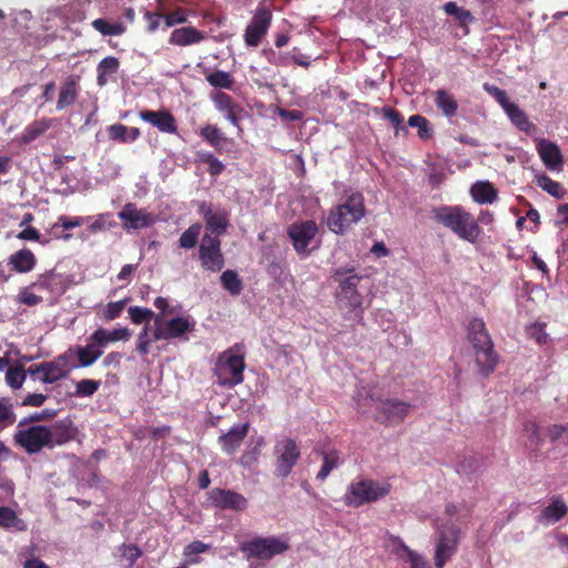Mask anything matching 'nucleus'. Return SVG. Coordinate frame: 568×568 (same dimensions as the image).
Returning a JSON list of instances; mask_svg holds the SVG:
<instances>
[{
  "mask_svg": "<svg viewBox=\"0 0 568 568\" xmlns=\"http://www.w3.org/2000/svg\"><path fill=\"white\" fill-rule=\"evenodd\" d=\"M75 436V429L71 423L58 422L51 426L27 425L18 427L13 435L17 445L29 455L38 454L42 449H53L71 442Z\"/></svg>",
  "mask_w": 568,
  "mask_h": 568,
  "instance_id": "f257e3e1",
  "label": "nucleus"
},
{
  "mask_svg": "<svg viewBox=\"0 0 568 568\" xmlns=\"http://www.w3.org/2000/svg\"><path fill=\"white\" fill-rule=\"evenodd\" d=\"M467 339L474 351V359L478 374L486 378L496 368L499 356L484 320L473 317L467 324Z\"/></svg>",
  "mask_w": 568,
  "mask_h": 568,
  "instance_id": "f03ea898",
  "label": "nucleus"
},
{
  "mask_svg": "<svg viewBox=\"0 0 568 568\" xmlns=\"http://www.w3.org/2000/svg\"><path fill=\"white\" fill-rule=\"evenodd\" d=\"M434 220L460 240L475 244L483 230L473 214L460 205H443L433 210Z\"/></svg>",
  "mask_w": 568,
  "mask_h": 568,
  "instance_id": "7ed1b4c3",
  "label": "nucleus"
},
{
  "mask_svg": "<svg viewBox=\"0 0 568 568\" xmlns=\"http://www.w3.org/2000/svg\"><path fill=\"white\" fill-rule=\"evenodd\" d=\"M364 196L359 192L347 195L345 202L332 207L326 219L328 230L337 235H343L365 215Z\"/></svg>",
  "mask_w": 568,
  "mask_h": 568,
  "instance_id": "20e7f679",
  "label": "nucleus"
},
{
  "mask_svg": "<svg viewBox=\"0 0 568 568\" xmlns=\"http://www.w3.org/2000/svg\"><path fill=\"white\" fill-rule=\"evenodd\" d=\"M363 276L358 275L354 268H337L333 274V280L338 283L339 291L336 297L342 308L355 316L362 318L364 313L363 296L358 293L357 287Z\"/></svg>",
  "mask_w": 568,
  "mask_h": 568,
  "instance_id": "39448f33",
  "label": "nucleus"
},
{
  "mask_svg": "<svg viewBox=\"0 0 568 568\" xmlns=\"http://www.w3.org/2000/svg\"><path fill=\"white\" fill-rule=\"evenodd\" d=\"M390 489L389 483L361 478L351 483L344 495V503L346 506L357 508L384 498L390 493Z\"/></svg>",
  "mask_w": 568,
  "mask_h": 568,
  "instance_id": "423d86ee",
  "label": "nucleus"
},
{
  "mask_svg": "<svg viewBox=\"0 0 568 568\" xmlns=\"http://www.w3.org/2000/svg\"><path fill=\"white\" fill-rule=\"evenodd\" d=\"M245 361L243 355L233 354L231 349L223 352L215 367L217 383L224 387H234L244 381Z\"/></svg>",
  "mask_w": 568,
  "mask_h": 568,
  "instance_id": "0eeeda50",
  "label": "nucleus"
},
{
  "mask_svg": "<svg viewBox=\"0 0 568 568\" xmlns=\"http://www.w3.org/2000/svg\"><path fill=\"white\" fill-rule=\"evenodd\" d=\"M460 534V529L454 524H445L437 528L434 554L436 568H444L447 561L457 552Z\"/></svg>",
  "mask_w": 568,
  "mask_h": 568,
  "instance_id": "6e6552de",
  "label": "nucleus"
},
{
  "mask_svg": "<svg viewBox=\"0 0 568 568\" xmlns=\"http://www.w3.org/2000/svg\"><path fill=\"white\" fill-rule=\"evenodd\" d=\"M241 551L250 559L270 560L276 555L290 549V544L275 536L256 537L245 541L240 547Z\"/></svg>",
  "mask_w": 568,
  "mask_h": 568,
  "instance_id": "1a4fd4ad",
  "label": "nucleus"
},
{
  "mask_svg": "<svg viewBox=\"0 0 568 568\" xmlns=\"http://www.w3.org/2000/svg\"><path fill=\"white\" fill-rule=\"evenodd\" d=\"M195 322L191 321L190 317L176 316L169 320L166 323L163 320L162 314L155 316V328L153 331V339H183L189 341L187 333L194 331Z\"/></svg>",
  "mask_w": 568,
  "mask_h": 568,
  "instance_id": "9d476101",
  "label": "nucleus"
},
{
  "mask_svg": "<svg viewBox=\"0 0 568 568\" xmlns=\"http://www.w3.org/2000/svg\"><path fill=\"white\" fill-rule=\"evenodd\" d=\"M286 232L297 255L310 256L312 250L308 246L318 233L316 222L314 220L296 221L288 225Z\"/></svg>",
  "mask_w": 568,
  "mask_h": 568,
  "instance_id": "9b49d317",
  "label": "nucleus"
},
{
  "mask_svg": "<svg viewBox=\"0 0 568 568\" xmlns=\"http://www.w3.org/2000/svg\"><path fill=\"white\" fill-rule=\"evenodd\" d=\"M199 260L204 271L217 273L225 265V258L221 250V240L205 233L199 246Z\"/></svg>",
  "mask_w": 568,
  "mask_h": 568,
  "instance_id": "f8f14e48",
  "label": "nucleus"
},
{
  "mask_svg": "<svg viewBox=\"0 0 568 568\" xmlns=\"http://www.w3.org/2000/svg\"><path fill=\"white\" fill-rule=\"evenodd\" d=\"M274 454L276 456L275 474L283 478L291 474L301 456L295 440L288 437L275 444Z\"/></svg>",
  "mask_w": 568,
  "mask_h": 568,
  "instance_id": "ddd939ff",
  "label": "nucleus"
},
{
  "mask_svg": "<svg viewBox=\"0 0 568 568\" xmlns=\"http://www.w3.org/2000/svg\"><path fill=\"white\" fill-rule=\"evenodd\" d=\"M272 18V12L267 7L260 6L256 8L244 33V41L247 47H257L261 43L271 27Z\"/></svg>",
  "mask_w": 568,
  "mask_h": 568,
  "instance_id": "4468645a",
  "label": "nucleus"
},
{
  "mask_svg": "<svg viewBox=\"0 0 568 568\" xmlns=\"http://www.w3.org/2000/svg\"><path fill=\"white\" fill-rule=\"evenodd\" d=\"M412 405L396 398L379 400L376 408V420L389 425L400 424L409 413Z\"/></svg>",
  "mask_w": 568,
  "mask_h": 568,
  "instance_id": "2eb2a0df",
  "label": "nucleus"
},
{
  "mask_svg": "<svg viewBox=\"0 0 568 568\" xmlns=\"http://www.w3.org/2000/svg\"><path fill=\"white\" fill-rule=\"evenodd\" d=\"M207 496L211 505L222 510L244 511L248 506L242 494L231 489L213 488Z\"/></svg>",
  "mask_w": 568,
  "mask_h": 568,
  "instance_id": "dca6fc26",
  "label": "nucleus"
},
{
  "mask_svg": "<svg viewBox=\"0 0 568 568\" xmlns=\"http://www.w3.org/2000/svg\"><path fill=\"white\" fill-rule=\"evenodd\" d=\"M199 213L203 215L205 221V229L214 236L224 234L230 224L229 213L225 209L214 207L211 203L202 202L199 205Z\"/></svg>",
  "mask_w": 568,
  "mask_h": 568,
  "instance_id": "f3484780",
  "label": "nucleus"
},
{
  "mask_svg": "<svg viewBox=\"0 0 568 568\" xmlns=\"http://www.w3.org/2000/svg\"><path fill=\"white\" fill-rule=\"evenodd\" d=\"M139 116L142 121L150 123L162 133L175 134L178 132L175 118L166 109L158 111L142 110L139 112Z\"/></svg>",
  "mask_w": 568,
  "mask_h": 568,
  "instance_id": "a211bd4d",
  "label": "nucleus"
},
{
  "mask_svg": "<svg viewBox=\"0 0 568 568\" xmlns=\"http://www.w3.org/2000/svg\"><path fill=\"white\" fill-rule=\"evenodd\" d=\"M126 229H143L153 224V217L143 209H138L133 203H126L118 214Z\"/></svg>",
  "mask_w": 568,
  "mask_h": 568,
  "instance_id": "6ab92c4d",
  "label": "nucleus"
},
{
  "mask_svg": "<svg viewBox=\"0 0 568 568\" xmlns=\"http://www.w3.org/2000/svg\"><path fill=\"white\" fill-rule=\"evenodd\" d=\"M80 81L79 74H70L61 82L55 105L58 111L65 110L77 102L81 91Z\"/></svg>",
  "mask_w": 568,
  "mask_h": 568,
  "instance_id": "aec40b11",
  "label": "nucleus"
},
{
  "mask_svg": "<svg viewBox=\"0 0 568 568\" xmlns=\"http://www.w3.org/2000/svg\"><path fill=\"white\" fill-rule=\"evenodd\" d=\"M31 288H36L39 293L47 291L51 295H62L67 285L64 277L55 273L53 270L40 274L34 282L31 283Z\"/></svg>",
  "mask_w": 568,
  "mask_h": 568,
  "instance_id": "412c9836",
  "label": "nucleus"
},
{
  "mask_svg": "<svg viewBox=\"0 0 568 568\" xmlns=\"http://www.w3.org/2000/svg\"><path fill=\"white\" fill-rule=\"evenodd\" d=\"M250 429V424H236L227 433L221 435L217 439L222 450L232 455L241 446Z\"/></svg>",
  "mask_w": 568,
  "mask_h": 568,
  "instance_id": "4be33fe9",
  "label": "nucleus"
},
{
  "mask_svg": "<svg viewBox=\"0 0 568 568\" xmlns=\"http://www.w3.org/2000/svg\"><path fill=\"white\" fill-rule=\"evenodd\" d=\"M67 353L58 356L55 359L44 362V375L41 376L40 381L44 384H52L62 378H65L70 372L67 366Z\"/></svg>",
  "mask_w": 568,
  "mask_h": 568,
  "instance_id": "5701e85b",
  "label": "nucleus"
},
{
  "mask_svg": "<svg viewBox=\"0 0 568 568\" xmlns=\"http://www.w3.org/2000/svg\"><path fill=\"white\" fill-rule=\"evenodd\" d=\"M538 153L544 164L550 169L556 170L562 165L564 159L559 146L548 140H540L537 144Z\"/></svg>",
  "mask_w": 568,
  "mask_h": 568,
  "instance_id": "b1692460",
  "label": "nucleus"
},
{
  "mask_svg": "<svg viewBox=\"0 0 568 568\" xmlns=\"http://www.w3.org/2000/svg\"><path fill=\"white\" fill-rule=\"evenodd\" d=\"M131 335L132 333L128 327H120L113 331L100 327L90 335V341H94L103 349L109 343L129 341Z\"/></svg>",
  "mask_w": 568,
  "mask_h": 568,
  "instance_id": "393cba45",
  "label": "nucleus"
},
{
  "mask_svg": "<svg viewBox=\"0 0 568 568\" xmlns=\"http://www.w3.org/2000/svg\"><path fill=\"white\" fill-rule=\"evenodd\" d=\"M36 255L27 247L14 252L8 258V265L17 273H29L36 267Z\"/></svg>",
  "mask_w": 568,
  "mask_h": 568,
  "instance_id": "a878e982",
  "label": "nucleus"
},
{
  "mask_svg": "<svg viewBox=\"0 0 568 568\" xmlns=\"http://www.w3.org/2000/svg\"><path fill=\"white\" fill-rule=\"evenodd\" d=\"M54 120L51 118H41L29 123L22 132L19 141L26 145L44 134L52 125Z\"/></svg>",
  "mask_w": 568,
  "mask_h": 568,
  "instance_id": "bb28decb",
  "label": "nucleus"
},
{
  "mask_svg": "<svg viewBox=\"0 0 568 568\" xmlns=\"http://www.w3.org/2000/svg\"><path fill=\"white\" fill-rule=\"evenodd\" d=\"M74 354L78 357L80 367L93 365L103 354V349L94 341H90L85 346H77Z\"/></svg>",
  "mask_w": 568,
  "mask_h": 568,
  "instance_id": "cd10ccee",
  "label": "nucleus"
},
{
  "mask_svg": "<svg viewBox=\"0 0 568 568\" xmlns=\"http://www.w3.org/2000/svg\"><path fill=\"white\" fill-rule=\"evenodd\" d=\"M473 200L479 204L493 203L498 197L497 189L488 181H478L470 187Z\"/></svg>",
  "mask_w": 568,
  "mask_h": 568,
  "instance_id": "c85d7f7f",
  "label": "nucleus"
},
{
  "mask_svg": "<svg viewBox=\"0 0 568 568\" xmlns=\"http://www.w3.org/2000/svg\"><path fill=\"white\" fill-rule=\"evenodd\" d=\"M434 102L440 112L447 116L453 118L457 114L458 102L455 97L445 89H438L434 93Z\"/></svg>",
  "mask_w": 568,
  "mask_h": 568,
  "instance_id": "c756f323",
  "label": "nucleus"
},
{
  "mask_svg": "<svg viewBox=\"0 0 568 568\" xmlns=\"http://www.w3.org/2000/svg\"><path fill=\"white\" fill-rule=\"evenodd\" d=\"M108 134L112 141L132 143L140 138L141 132L138 128H130L124 124L116 123L108 126Z\"/></svg>",
  "mask_w": 568,
  "mask_h": 568,
  "instance_id": "7c9ffc66",
  "label": "nucleus"
},
{
  "mask_svg": "<svg viewBox=\"0 0 568 568\" xmlns=\"http://www.w3.org/2000/svg\"><path fill=\"white\" fill-rule=\"evenodd\" d=\"M204 39L203 33L193 27L175 29L170 37V43L176 45H190Z\"/></svg>",
  "mask_w": 568,
  "mask_h": 568,
  "instance_id": "2f4dec72",
  "label": "nucleus"
},
{
  "mask_svg": "<svg viewBox=\"0 0 568 568\" xmlns=\"http://www.w3.org/2000/svg\"><path fill=\"white\" fill-rule=\"evenodd\" d=\"M200 136L219 153L224 152V145L229 142V139L223 134V132L213 124H206L203 126L200 131Z\"/></svg>",
  "mask_w": 568,
  "mask_h": 568,
  "instance_id": "473e14b6",
  "label": "nucleus"
},
{
  "mask_svg": "<svg viewBox=\"0 0 568 568\" xmlns=\"http://www.w3.org/2000/svg\"><path fill=\"white\" fill-rule=\"evenodd\" d=\"M568 514L566 503L559 498H554L552 501L542 509L539 520H545L551 524L558 523Z\"/></svg>",
  "mask_w": 568,
  "mask_h": 568,
  "instance_id": "72a5a7b5",
  "label": "nucleus"
},
{
  "mask_svg": "<svg viewBox=\"0 0 568 568\" xmlns=\"http://www.w3.org/2000/svg\"><path fill=\"white\" fill-rule=\"evenodd\" d=\"M120 68V61L115 57L103 58L97 67V82L100 87H104L108 83V75L114 74Z\"/></svg>",
  "mask_w": 568,
  "mask_h": 568,
  "instance_id": "f704fd0d",
  "label": "nucleus"
},
{
  "mask_svg": "<svg viewBox=\"0 0 568 568\" xmlns=\"http://www.w3.org/2000/svg\"><path fill=\"white\" fill-rule=\"evenodd\" d=\"M91 26L94 30L100 32L102 36H121L125 32L126 27L123 22L118 21L114 23L109 22L105 19L99 18L92 21Z\"/></svg>",
  "mask_w": 568,
  "mask_h": 568,
  "instance_id": "c9c22d12",
  "label": "nucleus"
},
{
  "mask_svg": "<svg viewBox=\"0 0 568 568\" xmlns=\"http://www.w3.org/2000/svg\"><path fill=\"white\" fill-rule=\"evenodd\" d=\"M221 284L222 287L233 296L240 295L243 290V282L233 270H226L222 273Z\"/></svg>",
  "mask_w": 568,
  "mask_h": 568,
  "instance_id": "e433bc0d",
  "label": "nucleus"
},
{
  "mask_svg": "<svg viewBox=\"0 0 568 568\" xmlns=\"http://www.w3.org/2000/svg\"><path fill=\"white\" fill-rule=\"evenodd\" d=\"M524 433L527 437V447L532 452H539L542 438L536 422L528 420L524 424Z\"/></svg>",
  "mask_w": 568,
  "mask_h": 568,
  "instance_id": "4c0bfd02",
  "label": "nucleus"
},
{
  "mask_svg": "<svg viewBox=\"0 0 568 568\" xmlns=\"http://www.w3.org/2000/svg\"><path fill=\"white\" fill-rule=\"evenodd\" d=\"M339 463V453L336 449L323 452V464L316 475V479L323 481Z\"/></svg>",
  "mask_w": 568,
  "mask_h": 568,
  "instance_id": "58836bf2",
  "label": "nucleus"
},
{
  "mask_svg": "<svg viewBox=\"0 0 568 568\" xmlns=\"http://www.w3.org/2000/svg\"><path fill=\"white\" fill-rule=\"evenodd\" d=\"M202 225L200 223H193L190 225L180 236L179 245L184 250H191L196 246L199 237L201 235Z\"/></svg>",
  "mask_w": 568,
  "mask_h": 568,
  "instance_id": "ea45409f",
  "label": "nucleus"
},
{
  "mask_svg": "<svg viewBox=\"0 0 568 568\" xmlns=\"http://www.w3.org/2000/svg\"><path fill=\"white\" fill-rule=\"evenodd\" d=\"M536 182H537V185L542 191L547 192L548 194H550L551 196H554L556 199H562L566 194V191L562 187V185L559 182L554 181L546 174L537 176Z\"/></svg>",
  "mask_w": 568,
  "mask_h": 568,
  "instance_id": "a19ab883",
  "label": "nucleus"
},
{
  "mask_svg": "<svg viewBox=\"0 0 568 568\" xmlns=\"http://www.w3.org/2000/svg\"><path fill=\"white\" fill-rule=\"evenodd\" d=\"M16 302L27 306H37L43 302V297L36 288H31L30 283L28 286L20 288L16 296Z\"/></svg>",
  "mask_w": 568,
  "mask_h": 568,
  "instance_id": "79ce46f5",
  "label": "nucleus"
},
{
  "mask_svg": "<svg viewBox=\"0 0 568 568\" xmlns=\"http://www.w3.org/2000/svg\"><path fill=\"white\" fill-rule=\"evenodd\" d=\"M4 378L12 389H19L27 378V372L22 365L10 366Z\"/></svg>",
  "mask_w": 568,
  "mask_h": 568,
  "instance_id": "37998d69",
  "label": "nucleus"
},
{
  "mask_svg": "<svg viewBox=\"0 0 568 568\" xmlns=\"http://www.w3.org/2000/svg\"><path fill=\"white\" fill-rule=\"evenodd\" d=\"M197 159L201 163L207 164L211 176H217L225 170V165L211 152H199Z\"/></svg>",
  "mask_w": 568,
  "mask_h": 568,
  "instance_id": "c03bdc74",
  "label": "nucleus"
},
{
  "mask_svg": "<svg viewBox=\"0 0 568 568\" xmlns=\"http://www.w3.org/2000/svg\"><path fill=\"white\" fill-rule=\"evenodd\" d=\"M373 112L375 114H382L385 120L389 121V123L395 128L396 133H398V130L400 128L405 129L404 126H402V124L404 122V118L400 114V112L397 111L396 109H394L392 106H387V105L382 106V108L376 106L373 109Z\"/></svg>",
  "mask_w": 568,
  "mask_h": 568,
  "instance_id": "a18cd8bd",
  "label": "nucleus"
},
{
  "mask_svg": "<svg viewBox=\"0 0 568 568\" xmlns=\"http://www.w3.org/2000/svg\"><path fill=\"white\" fill-rule=\"evenodd\" d=\"M206 81L214 88L231 89L234 84V79L231 73L217 70L206 75Z\"/></svg>",
  "mask_w": 568,
  "mask_h": 568,
  "instance_id": "49530a36",
  "label": "nucleus"
},
{
  "mask_svg": "<svg viewBox=\"0 0 568 568\" xmlns=\"http://www.w3.org/2000/svg\"><path fill=\"white\" fill-rule=\"evenodd\" d=\"M510 121L521 131H529L531 123L528 120L526 113L515 103L506 111Z\"/></svg>",
  "mask_w": 568,
  "mask_h": 568,
  "instance_id": "de8ad7c7",
  "label": "nucleus"
},
{
  "mask_svg": "<svg viewBox=\"0 0 568 568\" xmlns=\"http://www.w3.org/2000/svg\"><path fill=\"white\" fill-rule=\"evenodd\" d=\"M444 11L448 16H453L458 22L464 26L474 20L470 11L458 7L455 2L449 1L444 4Z\"/></svg>",
  "mask_w": 568,
  "mask_h": 568,
  "instance_id": "09e8293b",
  "label": "nucleus"
},
{
  "mask_svg": "<svg viewBox=\"0 0 568 568\" xmlns=\"http://www.w3.org/2000/svg\"><path fill=\"white\" fill-rule=\"evenodd\" d=\"M130 320L133 324H142V323H149L152 318L155 321V314L152 310L140 307V306H131L128 310Z\"/></svg>",
  "mask_w": 568,
  "mask_h": 568,
  "instance_id": "8fccbe9b",
  "label": "nucleus"
},
{
  "mask_svg": "<svg viewBox=\"0 0 568 568\" xmlns=\"http://www.w3.org/2000/svg\"><path fill=\"white\" fill-rule=\"evenodd\" d=\"M408 124L418 129V136L422 140H428L433 136V130L429 128V121L419 114L409 116Z\"/></svg>",
  "mask_w": 568,
  "mask_h": 568,
  "instance_id": "3c124183",
  "label": "nucleus"
},
{
  "mask_svg": "<svg viewBox=\"0 0 568 568\" xmlns=\"http://www.w3.org/2000/svg\"><path fill=\"white\" fill-rule=\"evenodd\" d=\"M129 302H130V297H125L118 302L108 303L102 312V318L105 322H110V321H113V320L120 317V315L122 314L124 307L126 306V304Z\"/></svg>",
  "mask_w": 568,
  "mask_h": 568,
  "instance_id": "603ef678",
  "label": "nucleus"
},
{
  "mask_svg": "<svg viewBox=\"0 0 568 568\" xmlns=\"http://www.w3.org/2000/svg\"><path fill=\"white\" fill-rule=\"evenodd\" d=\"M484 90L499 103V105L504 109L505 112L509 109V106H513L515 104L509 100L507 92L505 90L494 84L485 83Z\"/></svg>",
  "mask_w": 568,
  "mask_h": 568,
  "instance_id": "864d4df0",
  "label": "nucleus"
},
{
  "mask_svg": "<svg viewBox=\"0 0 568 568\" xmlns=\"http://www.w3.org/2000/svg\"><path fill=\"white\" fill-rule=\"evenodd\" d=\"M101 386L100 381L95 379H81L75 384V396L90 397L98 392Z\"/></svg>",
  "mask_w": 568,
  "mask_h": 568,
  "instance_id": "5fc2aeb1",
  "label": "nucleus"
},
{
  "mask_svg": "<svg viewBox=\"0 0 568 568\" xmlns=\"http://www.w3.org/2000/svg\"><path fill=\"white\" fill-rule=\"evenodd\" d=\"M17 415L13 412L12 404L8 398L0 399V424L11 426L16 423Z\"/></svg>",
  "mask_w": 568,
  "mask_h": 568,
  "instance_id": "6e6d98bb",
  "label": "nucleus"
},
{
  "mask_svg": "<svg viewBox=\"0 0 568 568\" xmlns=\"http://www.w3.org/2000/svg\"><path fill=\"white\" fill-rule=\"evenodd\" d=\"M400 548L407 556V560L409 561L412 568H432L428 560L419 555L418 552L412 550L408 546L405 544L400 545Z\"/></svg>",
  "mask_w": 568,
  "mask_h": 568,
  "instance_id": "4d7b16f0",
  "label": "nucleus"
},
{
  "mask_svg": "<svg viewBox=\"0 0 568 568\" xmlns=\"http://www.w3.org/2000/svg\"><path fill=\"white\" fill-rule=\"evenodd\" d=\"M209 548H210V546L207 544H204L201 540H194V541L190 542L184 548L183 555L186 558H189V562L190 564H197L199 559L197 558H191V556L206 552L209 550Z\"/></svg>",
  "mask_w": 568,
  "mask_h": 568,
  "instance_id": "13d9d810",
  "label": "nucleus"
},
{
  "mask_svg": "<svg viewBox=\"0 0 568 568\" xmlns=\"http://www.w3.org/2000/svg\"><path fill=\"white\" fill-rule=\"evenodd\" d=\"M55 414H57L55 410L45 408L41 412L33 413V414L29 415L28 417L22 418L19 422L18 427H24V426L29 425L30 423L50 420L55 416Z\"/></svg>",
  "mask_w": 568,
  "mask_h": 568,
  "instance_id": "bf43d9fd",
  "label": "nucleus"
},
{
  "mask_svg": "<svg viewBox=\"0 0 568 568\" xmlns=\"http://www.w3.org/2000/svg\"><path fill=\"white\" fill-rule=\"evenodd\" d=\"M213 101L216 109L222 113L229 110H233L236 105H239L231 95L224 92H216L213 97Z\"/></svg>",
  "mask_w": 568,
  "mask_h": 568,
  "instance_id": "052dcab7",
  "label": "nucleus"
},
{
  "mask_svg": "<svg viewBox=\"0 0 568 568\" xmlns=\"http://www.w3.org/2000/svg\"><path fill=\"white\" fill-rule=\"evenodd\" d=\"M144 19L148 23L146 29L149 32H154L160 28L164 29V12L163 11H155V12L146 11L144 13Z\"/></svg>",
  "mask_w": 568,
  "mask_h": 568,
  "instance_id": "680f3d73",
  "label": "nucleus"
},
{
  "mask_svg": "<svg viewBox=\"0 0 568 568\" xmlns=\"http://www.w3.org/2000/svg\"><path fill=\"white\" fill-rule=\"evenodd\" d=\"M186 19L187 13L182 8H178L170 13L164 12V29L171 28L175 24L184 23Z\"/></svg>",
  "mask_w": 568,
  "mask_h": 568,
  "instance_id": "e2e57ef3",
  "label": "nucleus"
},
{
  "mask_svg": "<svg viewBox=\"0 0 568 568\" xmlns=\"http://www.w3.org/2000/svg\"><path fill=\"white\" fill-rule=\"evenodd\" d=\"M262 53L271 64L276 67H286L290 63V58L286 54L273 49H264Z\"/></svg>",
  "mask_w": 568,
  "mask_h": 568,
  "instance_id": "0e129e2a",
  "label": "nucleus"
},
{
  "mask_svg": "<svg viewBox=\"0 0 568 568\" xmlns=\"http://www.w3.org/2000/svg\"><path fill=\"white\" fill-rule=\"evenodd\" d=\"M155 342L153 337L149 336V326L145 325L143 329L138 335L136 351L141 355H146L150 352L151 343Z\"/></svg>",
  "mask_w": 568,
  "mask_h": 568,
  "instance_id": "69168bd1",
  "label": "nucleus"
},
{
  "mask_svg": "<svg viewBox=\"0 0 568 568\" xmlns=\"http://www.w3.org/2000/svg\"><path fill=\"white\" fill-rule=\"evenodd\" d=\"M264 444V439L263 438H260L257 442H256V447H254L253 450L251 452H245L241 458H240V464L244 467H251L253 466L254 464H256L257 462V457H258V454H260V449L258 447L262 446Z\"/></svg>",
  "mask_w": 568,
  "mask_h": 568,
  "instance_id": "338daca9",
  "label": "nucleus"
},
{
  "mask_svg": "<svg viewBox=\"0 0 568 568\" xmlns=\"http://www.w3.org/2000/svg\"><path fill=\"white\" fill-rule=\"evenodd\" d=\"M122 556L129 561L130 566H133L135 561L142 556L141 549L133 544L122 545Z\"/></svg>",
  "mask_w": 568,
  "mask_h": 568,
  "instance_id": "774afa93",
  "label": "nucleus"
}]
</instances>
